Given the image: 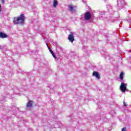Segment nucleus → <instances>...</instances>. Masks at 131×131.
Returning <instances> with one entry per match:
<instances>
[{
	"label": "nucleus",
	"mask_w": 131,
	"mask_h": 131,
	"mask_svg": "<svg viewBox=\"0 0 131 131\" xmlns=\"http://www.w3.org/2000/svg\"><path fill=\"white\" fill-rule=\"evenodd\" d=\"M24 21H25V16L24 14H20L19 17H14L13 18L14 24H24Z\"/></svg>",
	"instance_id": "f257e3e1"
},
{
	"label": "nucleus",
	"mask_w": 131,
	"mask_h": 131,
	"mask_svg": "<svg viewBox=\"0 0 131 131\" xmlns=\"http://www.w3.org/2000/svg\"><path fill=\"white\" fill-rule=\"evenodd\" d=\"M84 18L85 20H90L92 18V14H91L90 12H86L84 14Z\"/></svg>",
	"instance_id": "f03ea898"
},
{
	"label": "nucleus",
	"mask_w": 131,
	"mask_h": 131,
	"mask_svg": "<svg viewBox=\"0 0 131 131\" xmlns=\"http://www.w3.org/2000/svg\"><path fill=\"white\" fill-rule=\"evenodd\" d=\"M120 89L121 92H124L126 91V84H124V83L122 82L121 83Z\"/></svg>",
	"instance_id": "7ed1b4c3"
},
{
	"label": "nucleus",
	"mask_w": 131,
	"mask_h": 131,
	"mask_svg": "<svg viewBox=\"0 0 131 131\" xmlns=\"http://www.w3.org/2000/svg\"><path fill=\"white\" fill-rule=\"evenodd\" d=\"M68 39L72 43L74 41V36L72 32H71L70 34L69 35Z\"/></svg>",
	"instance_id": "20e7f679"
},
{
	"label": "nucleus",
	"mask_w": 131,
	"mask_h": 131,
	"mask_svg": "<svg viewBox=\"0 0 131 131\" xmlns=\"http://www.w3.org/2000/svg\"><path fill=\"white\" fill-rule=\"evenodd\" d=\"M92 75H93V76L96 77V78L97 79H100V78H101V77H100V74H99V73H98V72L94 71Z\"/></svg>",
	"instance_id": "39448f33"
},
{
	"label": "nucleus",
	"mask_w": 131,
	"mask_h": 131,
	"mask_svg": "<svg viewBox=\"0 0 131 131\" xmlns=\"http://www.w3.org/2000/svg\"><path fill=\"white\" fill-rule=\"evenodd\" d=\"M8 35L4 33V32H0V38H7L8 37Z\"/></svg>",
	"instance_id": "423d86ee"
},
{
	"label": "nucleus",
	"mask_w": 131,
	"mask_h": 131,
	"mask_svg": "<svg viewBox=\"0 0 131 131\" xmlns=\"http://www.w3.org/2000/svg\"><path fill=\"white\" fill-rule=\"evenodd\" d=\"M48 49L49 50V52H50L51 54L52 55L54 59H57V56H56L55 53H54V52H53V50H52V49L50 47H48Z\"/></svg>",
	"instance_id": "0eeeda50"
},
{
	"label": "nucleus",
	"mask_w": 131,
	"mask_h": 131,
	"mask_svg": "<svg viewBox=\"0 0 131 131\" xmlns=\"http://www.w3.org/2000/svg\"><path fill=\"white\" fill-rule=\"evenodd\" d=\"M69 9L70 12H75V9H74V7H73V5H71L69 6Z\"/></svg>",
	"instance_id": "6e6552de"
},
{
	"label": "nucleus",
	"mask_w": 131,
	"mask_h": 131,
	"mask_svg": "<svg viewBox=\"0 0 131 131\" xmlns=\"http://www.w3.org/2000/svg\"><path fill=\"white\" fill-rule=\"evenodd\" d=\"M32 103H33V101H32L31 100H29L27 104V107H28V108H30V107H32Z\"/></svg>",
	"instance_id": "1a4fd4ad"
},
{
	"label": "nucleus",
	"mask_w": 131,
	"mask_h": 131,
	"mask_svg": "<svg viewBox=\"0 0 131 131\" xmlns=\"http://www.w3.org/2000/svg\"><path fill=\"white\" fill-rule=\"evenodd\" d=\"M58 5V1L57 0H53V7L56 8Z\"/></svg>",
	"instance_id": "9d476101"
},
{
	"label": "nucleus",
	"mask_w": 131,
	"mask_h": 131,
	"mask_svg": "<svg viewBox=\"0 0 131 131\" xmlns=\"http://www.w3.org/2000/svg\"><path fill=\"white\" fill-rule=\"evenodd\" d=\"M124 75V73H123V72H121V73L120 74V79H121V80H122V79H123Z\"/></svg>",
	"instance_id": "9b49d317"
},
{
	"label": "nucleus",
	"mask_w": 131,
	"mask_h": 131,
	"mask_svg": "<svg viewBox=\"0 0 131 131\" xmlns=\"http://www.w3.org/2000/svg\"><path fill=\"white\" fill-rule=\"evenodd\" d=\"M123 105L124 106H125V107H126V106H127V104H126V102H125V101H123Z\"/></svg>",
	"instance_id": "f8f14e48"
},
{
	"label": "nucleus",
	"mask_w": 131,
	"mask_h": 131,
	"mask_svg": "<svg viewBox=\"0 0 131 131\" xmlns=\"http://www.w3.org/2000/svg\"><path fill=\"white\" fill-rule=\"evenodd\" d=\"M122 131H126V127H123L122 129Z\"/></svg>",
	"instance_id": "ddd939ff"
},
{
	"label": "nucleus",
	"mask_w": 131,
	"mask_h": 131,
	"mask_svg": "<svg viewBox=\"0 0 131 131\" xmlns=\"http://www.w3.org/2000/svg\"><path fill=\"white\" fill-rule=\"evenodd\" d=\"M2 12V6L0 5V13Z\"/></svg>",
	"instance_id": "4468645a"
},
{
	"label": "nucleus",
	"mask_w": 131,
	"mask_h": 131,
	"mask_svg": "<svg viewBox=\"0 0 131 131\" xmlns=\"http://www.w3.org/2000/svg\"><path fill=\"white\" fill-rule=\"evenodd\" d=\"M2 4H5V0H2Z\"/></svg>",
	"instance_id": "2eb2a0df"
},
{
	"label": "nucleus",
	"mask_w": 131,
	"mask_h": 131,
	"mask_svg": "<svg viewBox=\"0 0 131 131\" xmlns=\"http://www.w3.org/2000/svg\"><path fill=\"white\" fill-rule=\"evenodd\" d=\"M47 46L48 48H50V47H49V45H48V43H47Z\"/></svg>",
	"instance_id": "dca6fc26"
}]
</instances>
